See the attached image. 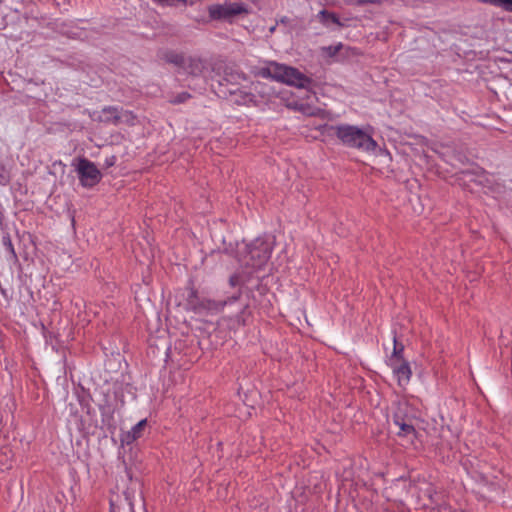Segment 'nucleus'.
<instances>
[{"label": "nucleus", "mask_w": 512, "mask_h": 512, "mask_svg": "<svg viewBox=\"0 0 512 512\" xmlns=\"http://www.w3.org/2000/svg\"><path fill=\"white\" fill-rule=\"evenodd\" d=\"M244 255L239 258L241 265L253 270L262 269L272 253L271 243L262 239H256L250 245L244 247Z\"/></svg>", "instance_id": "3"}, {"label": "nucleus", "mask_w": 512, "mask_h": 512, "mask_svg": "<svg viewBox=\"0 0 512 512\" xmlns=\"http://www.w3.org/2000/svg\"><path fill=\"white\" fill-rule=\"evenodd\" d=\"M190 97L191 96L189 93L182 92V93H179L178 95H176L175 97L171 98L169 100V102L172 104H180V103L186 102Z\"/></svg>", "instance_id": "16"}, {"label": "nucleus", "mask_w": 512, "mask_h": 512, "mask_svg": "<svg viewBox=\"0 0 512 512\" xmlns=\"http://www.w3.org/2000/svg\"><path fill=\"white\" fill-rule=\"evenodd\" d=\"M162 58L168 62V63H172L176 66H179V67H182L185 65L186 63V60L184 58V56L180 53H177L175 51H166Z\"/></svg>", "instance_id": "11"}, {"label": "nucleus", "mask_w": 512, "mask_h": 512, "mask_svg": "<svg viewBox=\"0 0 512 512\" xmlns=\"http://www.w3.org/2000/svg\"><path fill=\"white\" fill-rule=\"evenodd\" d=\"M482 2L495 7H500L505 11L512 12V0H482Z\"/></svg>", "instance_id": "14"}, {"label": "nucleus", "mask_w": 512, "mask_h": 512, "mask_svg": "<svg viewBox=\"0 0 512 512\" xmlns=\"http://www.w3.org/2000/svg\"><path fill=\"white\" fill-rule=\"evenodd\" d=\"M394 423L399 427V436H410L411 439L415 437L416 431L411 423L406 422L403 419H400V417L397 415L394 417Z\"/></svg>", "instance_id": "10"}, {"label": "nucleus", "mask_w": 512, "mask_h": 512, "mask_svg": "<svg viewBox=\"0 0 512 512\" xmlns=\"http://www.w3.org/2000/svg\"><path fill=\"white\" fill-rule=\"evenodd\" d=\"M318 98L314 92L307 91L305 97L287 103V107L307 116H318L322 109L317 105Z\"/></svg>", "instance_id": "7"}, {"label": "nucleus", "mask_w": 512, "mask_h": 512, "mask_svg": "<svg viewBox=\"0 0 512 512\" xmlns=\"http://www.w3.org/2000/svg\"><path fill=\"white\" fill-rule=\"evenodd\" d=\"M259 75L297 88H307L312 83V80L298 69L276 62H271L267 67L262 68Z\"/></svg>", "instance_id": "2"}, {"label": "nucleus", "mask_w": 512, "mask_h": 512, "mask_svg": "<svg viewBox=\"0 0 512 512\" xmlns=\"http://www.w3.org/2000/svg\"><path fill=\"white\" fill-rule=\"evenodd\" d=\"M110 512H119V507L116 506L113 502L110 503Z\"/></svg>", "instance_id": "20"}, {"label": "nucleus", "mask_w": 512, "mask_h": 512, "mask_svg": "<svg viewBox=\"0 0 512 512\" xmlns=\"http://www.w3.org/2000/svg\"><path fill=\"white\" fill-rule=\"evenodd\" d=\"M329 129L337 136L341 143L347 147L365 152H374L378 146L373 139L371 128L361 129L354 125L342 124L330 126Z\"/></svg>", "instance_id": "1"}, {"label": "nucleus", "mask_w": 512, "mask_h": 512, "mask_svg": "<svg viewBox=\"0 0 512 512\" xmlns=\"http://www.w3.org/2000/svg\"><path fill=\"white\" fill-rule=\"evenodd\" d=\"M240 296H241V292H238L236 295H233L232 297L228 298L227 300H225L223 302H215V301L208 300V301H206V303H207L206 307L210 310L221 311L225 305L236 302L240 298Z\"/></svg>", "instance_id": "12"}, {"label": "nucleus", "mask_w": 512, "mask_h": 512, "mask_svg": "<svg viewBox=\"0 0 512 512\" xmlns=\"http://www.w3.org/2000/svg\"><path fill=\"white\" fill-rule=\"evenodd\" d=\"M243 282L242 277L240 274H233L229 278V283L232 287H235Z\"/></svg>", "instance_id": "18"}, {"label": "nucleus", "mask_w": 512, "mask_h": 512, "mask_svg": "<svg viewBox=\"0 0 512 512\" xmlns=\"http://www.w3.org/2000/svg\"><path fill=\"white\" fill-rule=\"evenodd\" d=\"M341 48L342 44L339 43L337 45L323 47V51L327 53L328 56L333 57L340 51Z\"/></svg>", "instance_id": "17"}, {"label": "nucleus", "mask_w": 512, "mask_h": 512, "mask_svg": "<svg viewBox=\"0 0 512 512\" xmlns=\"http://www.w3.org/2000/svg\"><path fill=\"white\" fill-rule=\"evenodd\" d=\"M190 62L191 70L189 71V73L197 74L198 72H200L201 62L196 60H190Z\"/></svg>", "instance_id": "19"}, {"label": "nucleus", "mask_w": 512, "mask_h": 512, "mask_svg": "<svg viewBox=\"0 0 512 512\" xmlns=\"http://www.w3.org/2000/svg\"><path fill=\"white\" fill-rule=\"evenodd\" d=\"M129 509H130V511H131V512H134V511H133V507H132V504H131V503H129Z\"/></svg>", "instance_id": "22"}, {"label": "nucleus", "mask_w": 512, "mask_h": 512, "mask_svg": "<svg viewBox=\"0 0 512 512\" xmlns=\"http://www.w3.org/2000/svg\"><path fill=\"white\" fill-rule=\"evenodd\" d=\"M90 117L93 120H98L100 122L106 123H118V122H127L133 123L134 116L132 113L127 111H119L117 107H105L101 111H94L90 114Z\"/></svg>", "instance_id": "6"}, {"label": "nucleus", "mask_w": 512, "mask_h": 512, "mask_svg": "<svg viewBox=\"0 0 512 512\" xmlns=\"http://www.w3.org/2000/svg\"><path fill=\"white\" fill-rule=\"evenodd\" d=\"M388 365L392 369L393 375L400 387H405L410 382L412 370L407 360H398L397 358H388Z\"/></svg>", "instance_id": "8"}, {"label": "nucleus", "mask_w": 512, "mask_h": 512, "mask_svg": "<svg viewBox=\"0 0 512 512\" xmlns=\"http://www.w3.org/2000/svg\"><path fill=\"white\" fill-rule=\"evenodd\" d=\"M249 13V8L242 2H224L222 4H213L208 7V14L212 20H222L232 23L233 19L239 15Z\"/></svg>", "instance_id": "4"}, {"label": "nucleus", "mask_w": 512, "mask_h": 512, "mask_svg": "<svg viewBox=\"0 0 512 512\" xmlns=\"http://www.w3.org/2000/svg\"><path fill=\"white\" fill-rule=\"evenodd\" d=\"M318 17L324 25H329V23L340 25L338 17L335 14L328 12L327 10L320 11Z\"/></svg>", "instance_id": "13"}, {"label": "nucleus", "mask_w": 512, "mask_h": 512, "mask_svg": "<svg viewBox=\"0 0 512 512\" xmlns=\"http://www.w3.org/2000/svg\"><path fill=\"white\" fill-rule=\"evenodd\" d=\"M8 246H9L10 250H11L12 252H14L13 245H12V243H11V241H10L9 239H8Z\"/></svg>", "instance_id": "21"}, {"label": "nucleus", "mask_w": 512, "mask_h": 512, "mask_svg": "<svg viewBox=\"0 0 512 512\" xmlns=\"http://www.w3.org/2000/svg\"><path fill=\"white\" fill-rule=\"evenodd\" d=\"M76 171L83 187H93L101 180V172L96 165L86 158H80Z\"/></svg>", "instance_id": "5"}, {"label": "nucleus", "mask_w": 512, "mask_h": 512, "mask_svg": "<svg viewBox=\"0 0 512 512\" xmlns=\"http://www.w3.org/2000/svg\"><path fill=\"white\" fill-rule=\"evenodd\" d=\"M146 425H147V420L146 419H143V420L139 421L136 425H134L132 427V429L130 431H128L125 434V436L123 438V441L126 444H131L135 440H137L140 437H142L143 431H144Z\"/></svg>", "instance_id": "9"}, {"label": "nucleus", "mask_w": 512, "mask_h": 512, "mask_svg": "<svg viewBox=\"0 0 512 512\" xmlns=\"http://www.w3.org/2000/svg\"><path fill=\"white\" fill-rule=\"evenodd\" d=\"M403 350L404 347L401 343H398L396 338L394 337V347L393 352L389 358H397L398 360H404L403 358Z\"/></svg>", "instance_id": "15"}]
</instances>
